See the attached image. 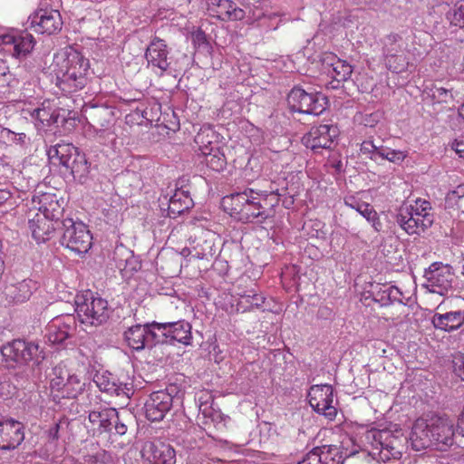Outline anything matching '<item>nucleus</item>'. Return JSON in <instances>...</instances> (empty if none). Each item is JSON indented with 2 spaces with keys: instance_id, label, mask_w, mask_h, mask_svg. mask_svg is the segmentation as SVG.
<instances>
[{
  "instance_id": "1",
  "label": "nucleus",
  "mask_w": 464,
  "mask_h": 464,
  "mask_svg": "<svg viewBox=\"0 0 464 464\" xmlns=\"http://www.w3.org/2000/svg\"><path fill=\"white\" fill-rule=\"evenodd\" d=\"M454 423L447 418L432 416L420 418L412 425L410 435L413 450L420 451L428 448L445 451L454 444Z\"/></svg>"
},
{
  "instance_id": "2",
  "label": "nucleus",
  "mask_w": 464,
  "mask_h": 464,
  "mask_svg": "<svg viewBox=\"0 0 464 464\" xmlns=\"http://www.w3.org/2000/svg\"><path fill=\"white\" fill-rule=\"evenodd\" d=\"M267 191H256L246 188L227 196L222 199V206L231 217L243 223H263L270 217L267 209Z\"/></svg>"
},
{
  "instance_id": "3",
  "label": "nucleus",
  "mask_w": 464,
  "mask_h": 464,
  "mask_svg": "<svg viewBox=\"0 0 464 464\" xmlns=\"http://www.w3.org/2000/svg\"><path fill=\"white\" fill-rule=\"evenodd\" d=\"M90 63L81 53L72 50L59 63L56 71V85L65 93L82 90L88 82Z\"/></svg>"
},
{
  "instance_id": "4",
  "label": "nucleus",
  "mask_w": 464,
  "mask_h": 464,
  "mask_svg": "<svg viewBox=\"0 0 464 464\" xmlns=\"http://www.w3.org/2000/svg\"><path fill=\"white\" fill-rule=\"evenodd\" d=\"M50 160L59 161V164L70 170L75 180L84 182L89 173V164L85 154L71 143H58L47 150Z\"/></svg>"
},
{
  "instance_id": "5",
  "label": "nucleus",
  "mask_w": 464,
  "mask_h": 464,
  "mask_svg": "<svg viewBox=\"0 0 464 464\" xmlns=\"http://www.w3.org/2000/svg\"><path fill=\"white\" fill-rule=\"evenodd\" d=\"M43 352L39 345L34 342H26L22 339H15L1 347V354L5 366L8 369H14L24 366L34 360H38Z\"/></svg>"
},
{
  "instance_id": "6",
  "label": "nucleus",
  "mask_w": 464,
  "mask_h": 464,
  "mask_svg": "<svg viewBox=\"0 0 464 464\" xmlns=\"http://www.w3.org/2000/svg\"><path fill=\"white\" fill-rule=\"evenodd\" d=\"M75 312L82 324L98 326L109 318L108 302L101 297H93L92 293L77 295Z\"/></svg>"
},
{
  "instance_id": "7",
  "label": "nucleus",
  "mask_w": 464,
  "mask_h": 464,
  "mask_svg": "<svg viewBox=\"0 0 464 464\" xmlns=\"http://www.w3.org/2000/svg\"><path fill=\"white\" fill-rule=\"evenodd\" d=\"M328 99L321 92H307L300 87H294L287 95L291 111L318 116L327 108Z\"/></svg>"
},
{
  "instance_id": "8",
  "label": "nucleus",
  "mask_w": 464,
  "mask_h": 464,
  "mask_svg": "<svg viewBox=\"0 0 464 464\" xmlns=\"http://www.w3.org/2000/svg\"><path fill=\"white\" fill-rule=\"evenodd\" d=\"M61 244L77 254H85L91 248L92 237L87 226L65 218L61 223Z\"/></svg>"
},
{
  "instance_id": "9",
  "label": "nucleus",
  "mask_w": 464,
  "mask_h": 464,
  "mask_svg": "<svg viewBox=\"0 0 464 464\" xmlns=\"http://www.w3.org/2000/svg\"><path fill=\"white\" fill-rule=\"evenodd\" d=\"M383 54L390 70L401 72L409 65L407 44L399 34L391 33L383 39Z\"/></svg>"
},
{
  "instance_id": "10",
  "label": "nucleus",
  "mask_w": 464,
  "mask_h": 464,
  "mask_svg": "<svg viewBox=\"0 0 464 464\" xmlns=\"http://www.w3.org/2000/svg\"><path fill=\"white\" fill-rule=\"evenodd\" d=\"M423 287L429 292L445 295L452 289L454 273L449 265L434 262L425 269Z\"/></svg>"
},
{
  "instance_id": "11",
  "label": "nucleus",
  "mask_w": 464,
  "mask_h": 464,
  "mask_svg": "<svg viewBox=\"0 0 464 464\" xmlns=\"http://www.w3.org/2000/svg\"><path fill=\"white\" fill-rule=\"evenodd\" d=\"M309 403L311 407L325 418L333 420L337 409L334 405V388L329 384L314 385L308 392Z\"/></svg>"
},
{
  "instance_id": "12",
  "label": "nucleus",
  "mask_w": 464,
  "mask_h": 464,
  "mask_svg": "<svg viewBox=\"0 0 464 464\" xmlns=\"http://www.w3.org/2000/svg\"><path fill=\"white\" fill-rule=\"evenodd\" d=\"M339 136L337 126L333 124H322L313 127L303 139V144L311 149L314 152H318L321 149H331L334 139Z\"/></svg>"
},
{
  "instance_id": "13",
  "label": "nucleus",
  "mask_w": 464,
  "mask_h": 464,
  "mask_svg": "<svg viewBox=\"0 0 464 464\" xmlns=\"http://www.w3.org/2000/svg\"><path fill=\"white\" fill-rule=\"evenodd\" d=\"M396 222L409 235L420 234L430 227L433 223L432 216L430 213L419 212L417 209H401L396 217Z\"/></svg>"
},
{
  "instance_id": "14",
  "label": "nucleus",
  "mask_w": 464,
  "mask_h": 464,
  "mask_svg": "<svg viewBox=\"0 0 464 464\" xmlns=\"http://www.w3.org/2000/svg\"><path fill=\"white\" fill-rule=\"evenodd\" d=\"M173 397L166 391L152 392L144 403L146 418L150 421H160L171 410Z\"/></svg>"
},
{
  "instance_id": "15",
  "label": "nucleus",
  "mask_w": 464,
  "mask_h": 464,
  "mask_svg": "<svg viewBox=\"0 0 464 464\" xmlns=\"http://www.w3.org/2000/svg\"><path fill=\"white\" fill-rule=\"evenodd\" d=\"M62 26L63 20L58 10L41 9L31 17V27L39 34H54L62 30Z\"/></svg>"
},
{
  "instance_id": "16",
  "label": "nucleus",
  "mask_w": 464,
  "mask_h": 464,
  "mask_svg": "<svg viewBox=\"0 0 464 464\" xmlns=\"http://www.w3.org/2000/svg\"><path fill=\"white\" fill-rule=\"evenodd\" d=\"M24 425L14 420L0 421V449L14 450L24 440Z\"/></svg>"
},
{
  "instance_id": "17",
  "label": "nucleus",
  "mask_w": 464,
  "mask_h": 464,
  "mask_svg": "<svg viewBox=\"0 0 464 464\" xmlns=\"http://www.w3.org/2000/svg\"><path fill=\"white\" fill-rule=\"evenodd\" d=\"M75 329L76 323L72 315L56 317L48 325V341L53 344H62L74 334Z\"/></svg>"
},
{
  "instance_id": "18",
  "label": "nucleus",
  "mask_w": 464,
  "mask_h": 464,
  "mask_svg": "<svg viewBox=\"0 0 464 464\" xmlns=\"http://www.w3.org/2000/svg\"><path fill=\"white\" fill-rule=\"evenodd\" d=\"M38 200L39 211L43 214V218L53 222L57 227H61L60 218L63 215V207L60 204L55 194L43 193L39 196H34L33 201Z\"/></svg>"
},
{
  "instance_id": "19",
  "label": "nucleus",
  "mask_w": 464,
  "mask_h": 464,
  "mask_svg": "<svg viewBox=\"0 0 464 464\" xmlns=\"http://www.w3.org/2000/svg\"><path fill=\"white\" fill-rule=\"evenodd\" d=\"M142 456L152 464H175L176 453L169 445L160 443L159 445L148 441L141 450Z\"/></svg>"
},
{
  "instance_id": "20",
  "label": "nucleus",
  "mask_w": 464,
  "mask_h": 464,
  "mask_svg": "<svg viewBox=\"0 0 464 464\" xmlns=\"http://www.w3.org/2000/svg\"><path fill=\"white\" fill-rule=\"evenodd\" d=\"M158 330L166 335L169 343L178 342L183 344H188L191 340V325L185 321L173 323L155 324Z\"/></svg>"
},
{
  "instance_id": "21",
  "label": "nucleus",
  "mask_w": 464,
  "mask_h": 464,
  "mask_svg": "<svg viewBox=\"0 0 464 464\" xmlns=\"http://www.w3.org/2000/svg\"><path fill=\"white\" fill-rule=\"evenodd\" d=\"M2 41L4 44L13 46V55L15 57L26 56L35 45L34 36L26 31L5 34L2 36Z\"/></svg>"
},
{
  "instance_id": "22",
  "label": "nucleus",
  "mask_w": 464,
  "mask_h": 464,
  "mask_svg": "<svg viewBox=\"0 0 464 464\" xmlns=\"http://www.w3.org/2000/svg\"><path fill=\"white\" fill-rule=\"evenodd\" d=\"M168 53L169 52L165 41L155 37L147 47L145 57L150 64L165 72L169 66Z\"/></svg>"
},
{
  "instance_id": "23",
  "label": "nucleus",
  "mask_w": 464,
  "mask_h": 464,
  "mask_svg": "<svg viewBox=\"0 0 464 464\" xmlns=\"http://www.w3.org/2000/svg\"><path fill=\"white\" fill-rule=\"evenodd\" d=\"M117 419V411L114 408L99 406L89 411L88 420L96 426L100 433L111 432L112 421Z\"/></svg>"
},
{
  "instance_id": "24",
  "label": "nucleus",
  "mask_w": 464,
  "mask_h": 464,
  "mask_svg": "<svg viewBox=\"0 0 464 464\" xmlns=\"http://www.w3.org/2000/svg\"><path fill=\"white\" fill-rule=\"evenodd\" d=\"M371 295L372 300L382 306H386L393 302L402 303L401 292L398 287L393 285L377 284L376 285H372Z\"/></svg>"
},
{
  "instance_id": "25",
  "label": "nucleus",
  "mask_w": 464,
  "mask_h": 464,
  "mask_svg": "<svg viewBox=\"0 0 464 464\" xmlns=\"http://www.w3.org/2000/svg\"><path fill=\"white\" fill-rule=\"evenodd\" d=\"M192 207L193 200L189 193L185 190L178 189L169 200L167 216L175 218Z\"/></svg>"
},
{
  "instance_id": "26",
  "label": "nucleus",
  "mask_w": 464,
  "mask_h": 464,
  "mask_svg": "<svg viewBox=\"0 0 464 464\" xmlns=\"http://www.w3.org/2000/svg\"><path fill=\"white\" fill-rule=\"evenodd\" d=\"M431 322L435 328L451 332L459 328L464 324V313L455 311L443 314H435Z\"/></svg>"
},
{
  "instance_id": "27",
  "label": "nucleus",
  "mask_w": 464,
  "mask_h": 464,
  "mask_svg": "<svg viewBox=\"0 0 464 464\" xmlns=\"http://www.w3.org/2000/svg\"><path fill=\"white\" fill-rule=\"evenodd\" d=\"M29 227L34 238L38 242L47 241L55 229H61L60 226L57 227L53 222L41 217L29 220Z\"/></svg>"
},
{
  "instance_id": "28",
  "label": "nucleus",
  "mask_w": 464,
  "mask_h": 464,
  "mask_svg": "<svg viewBox=\"0 0 464 464\" xmlns=\"http://www.w3.org/2000/svg\"><path fill=\"white\" fill-rule=\"evenodd\" d=\"M146 334L145 324H138L125 331L124 339L129 347L136 351H141L147 348Z\"/></svg>"
},
{
  "instance_id": "29",
  "label": "nucleus",
  "mask_w": 464,
  "mask_h": 464,
  "mask_svg": "<svg viewBox=\"0 0 464 464\" xmlns=\"http://www.w3.org/2000/svg\"><path fill=\"white\" fill-rule=\"evenodd\" d=\"M31 281H21L5 287V295L9 302L18 304L28 300L32 295Z\"/></svg>"
},
{
  "instance_id": "30",
  "label": "nucleus",
  "mask_w": 464,
  "mask_h": 464,
  "mask_svg": "<svg viewBox=\"0 0 464 464\" xmlns=\"http://www.w3.org/2000/svg\"><path fill=\"white\" fill-rule=\"evenodd\" d=\"M433 103H450L453 101L452 88L444 87L440 82H433L423 92Z\"/></svg>"
},
{
  "instance_id": "31",
  "label": "nucleus",
  "mask_w": 464,
  "mask_h": 464,
  "mask_svg": "<svg viewBox=\"0 0 464 464\" xmlns=\"http://www.w3.org/2000/svg\"><path fill=\"white\" fill-rule=\"evenodd\" d=\"M353 73V67L346 61L336 60L334 67L333 68V81L331 82L333 88H339L343 82L348 81Z\"/></svg>"
},
{
  "instance_id": "32",
  "label": "nucleus",
  "mask_w": 464,
  "mask_h": 464,
  "mask_svg": "<svg viewBox=\"0 0 464 464\" xmlns=\"http://www.w3.org/2000/svg\"><path fill=\"white\" fill-rule=\"evenodd\" d=\"M60 111V110L38 108L34 111L33 116H34L44 125H58L60 122L63 123L65 121V116L61 115Z\"/></svg>"
},
{
  "instance_id": "33",
  "label": "nucleus",
  "mask_w": 464,
  "mask_h": 464,
  "mask_svg": "<svg viewBox=\"0 0 464 464\" xmlns=\"http://www.w3.org/2000/svg\"><path fill=\"white\" fill-rule=\"evenodd\" d=\"M216 253L214 236L207 233L205 236L200 237L195 247V254L193 257L198 259L208 258L213 256Z\"/></svg>"
},
{
  "instance_id": "34",
  "label": "nucleus",
  "mask_w": 464,
  "mask_h": 464,
  "mask_svg": "<svg viewBox=\"0 0 464 464\" xmlns=\"http://www.w3.org/2000/svg\"><path fill=\"white\" fill-rule=\"evenodd\" d=\"M381 439V450L380 456L383 460L390 459L391 458L397 459L401 452L396 449L395 443L397 439L391 435V440L388 441L390 437L388 432H381L379 434Z\"/></svg>"
},
{
  "instance_id": "35",
  "label": "nucleus",
  "mask_w": 464,
  "mask_h": 464,
  "mask_svg": "<svg viewBox=\"0 0 464 464\" xmlns=\"http://www.w3.org/2000/svg\"><path fill=\"white\" fill-rule=\"evenodd\" d=\"M202 154L205 156L207 166L215 171L223 170L227 165L226 157L220 152L218 148L214 150L211 147L209 148V151L202 150Z\"/></svg>"
},
{
  "instance_id": "36",
  "label": "nucleus",
  "mask_w": 464,
  "mask_h": 464,
  "mask_svg": "<svg viewBox=\"0 0 464 464\" xmlns=\"http://www.w3.org/2000/svg\"><path fill=\"white\" fill-rule=\"evenodd\" d=\"M322 464H343L344 460L337 447L324 445L319 447Z\"/></svg>"
},
{
  "instance_id": "37",
  "label": "nucleus",
  "mask_w": 464,
  "mask_h": 464,
  "mask_svg": "<svg viewBox=\"0 0 464 464\" xmlns=\"http://www.w3.org/2000/svg\"><path fill=\"white\" fill-rule=\"evenodd\" d=\"M69 375L70 374L63 366L57 365L53 367L52 373L50 374V386L52 390L61 392L63 393L64 384L66 383V379Z\"/></svg>"
},
{
  "instance_id": "38",
  "label": "nucleus",
  "mask_w": 464,
  "mask_h": 464,
  "mask_svg": "<svg viewBox=\"0 0 464 464\" xmlns=\"http://www.w3.org/2000/svg\"><path fill=\"white\" fill-rule=\"evenodd\" d=\"M84 383L76 375H69L62 393L63 397L76 398L83 390Z\"/></svg>"
},
{
  "instance_id": "39",
  "label": "nucleus",
  "mask_w": 464,
  "mask_h": 464,
  "mask_svg": "<svg viewBox=\"0 0 464 464\" xmlns=\"http://www.w3.org/2000/svg\"><path fill=\"white\" fill-rule=\"evenodd\" d=\"M157 324L156 322L145 324V327L147 328L146 334V342L147 348H152L157 343H169V340L166 335H162V332L158 330V326H154L152 324Z\"/></svg>"
},
{
  "instance_id": "40",
  "label": "nucleus",
  "mask_w": 464,
  "mask_h": 464,
  "mask_svg": "<svg viewBox=\"0 0 464 464\" xmlns=\"http://www.w3.org/2000/svg\"><path fill=\"white\" fill-rule=\"evenodd\" d=\"M363 218L372 223L373 228L376 231H380L382 228V223L380 222L377 212L368 203H362L361 207L357 210Z\"/></svg>"
},
{
  "instance_id": "41",
  "label": "nucleus",
  "mask_w": 464,
  "mask_h": 464,
  "mask_svg": "<svg viewBox=\"0 0 464 464\" xmlns=\"http://www.w3.org/2000/svg\"><path fill=\"white\" fill-rule=\"evenodd\" d=\"M111 114L112 112L109 108L93 107L90 117L95 124L104 127L109 122Z\"/></svg>"
},
{
  "instance_id": "42",
  "label": "nucleus",
  "mask_w": 464,
  "mask_h": 464,
  "mask_svg": "<svg viewBox=\"0 0 464 464\" xmlns=\"http://www.w3.org/2000/svg\"><path fill=\"white\" fill-rule=\"evenodd\" d=\"M447 18L451 24L464 26V0L459 1L454 7L448 12Z\"/></svg>"
},
{
  "instance_id": "43",
  "label": "nucleus",
  "mask_w": 464,
  "mask_h": 464,
  "mask_svg": "<svg viewBox=\"0 0 464 464\" xmlns=\"http://www.w3.org/2000/svg\"><path fill=\"white\" fill-rule=\"evenodd\" d=\"M94 382L102 392L120 394L119 388L115 382H111L104 374H96L94 376Z\"/></svg>"
},
{
  "instance_id": "44",
  "label": "nucleus",
  "mask_w": 464,
  "mask_h": 464,
  "mask_svg": "<svg viewBox=\"0 0 464 464\" xmlns=\"http://www.w3.org/2000/svg\"><path fill=\"white\" fill-rule=\"evenodd\" d=\"M348 464H378V460L368 451L362 450L346 459Z\"/></svg>"
},
{
  "instance_id": "45",
  "label": "nucleus",
  "mask_w": 464,
  "mask_h": 464,
  "mask_svg": "<svg viewBox=\"0 0 464 464\" xmlns=\"http://www.w3.org/2000/svg\"><path fill=\"white\" fill-rule=\"evenodd\" d=\"M379 157L387 160L393 163L401 162L406 155L404 152L401 150H391L389 148L380 147V150L377 151Z\"/></svg>"
},
{
  "instance_id": "46",
  "label": "nucleus",
  "mask_w": 464,
  "mask_h": 464,
  "mask_svg": "<svg viewBox=\"0 0 464 464\" xmlns=\"http://www.w3.org/2000/svg\"><path fill=\"white\" fill-rule=\"evenodd\" d=\"M210 137H214V132L209 128L201 129L195 136V142L198 144L201 151H209L208 147L212 143V141L209 140Z\"/></svg>"
},
{
  "instance_id": "47",
  "label": "nucleus",
  "mask_w": 464,
  "mask_h": 464,
  "mask_svg": "<svg viewBox=\"0 0 464 464\" xmlns=\"http://www.w3.org/2000/svg\"><path fill=\"white\" fill-rule=\"evenodd\" d=\"M128 419H130V415L121 417L117 411V419L112 421V430H114L115 434L121 436L126 434L128 430Z\"/></svg>"
},
{
  "instance_id": "48",
  "label": "nucleus",
  "mask_w": 464,
  "mask_h": 464,
  "mask_svg": "<svg viewBox=\"0 0 464 464\" xmlns=\"http://www.w3.org/2000/svg\"><path fill=\"white\" fill-rule=\"evenodd\" d=\"M319 447L310 450L298 464H322Z\"/></svg>"
},
{
  "instance_id": "49",
  "label": "nucleus",
  "mask_w": 464,
  "mask_h": 464,
  "mask_svg": "<svg viewBox=\"0 0 464 464\" xmlns=\"http://www.w3.org/2000/svg\"><path fill=\"white\" fill-rule=\"evenodd\" d=\"M242 297L246 299V302L249 303L251 306L255 307H260L265 302V297L255 294L253 291H249L248 294L244 295Z\"/></svg>"
},
{
  "instance_id": "50",
  "label": "nucleus",
  "mask_w": 464,
  "mask_h": 464,
  "mask_svg": "<svg viewBox=\"0 0 464 464\" xmlns=\"http://www.w3.org/2000/svg\"><path fill=\"white\" fill-rule=\"evenodd\" d=\"M454 372L464 382V355H459L453 360Z\"/></svg>"
},
{
  "instance_id": "51",
  "label": "nucleus",
  "mask_w": 464,
  "mask_h": 464,
  "mask_svg": "<svg viewBox=\"0 0 464 464\" xmlns=\"http://www.w3.org/2000/svg\"><path fill=\"white\" fill-rule=\"evenodd\" d=\"M61 429V422L54 423L50 429L47 430V438L49 442L57 441L60 438L59 431Z\"/></svg>"
},
{
  "instance_id": "52",
  "label": "nucleus",
  "mask_w": 464,
  "mask_h": 464,
  "mask_svg": "<svg viewBox=\"0 0 464 464\" xmlns=\"http://www.w3.org/2000/svg\"><path fill=\"white\" fill-rule=\"evenodd\" d=\"M381 119V115L378 112L366 114L363 117L362 123L367 127H374Z\"/></svg>"
},
{
  "instance_id": "53",
  "label": "nucleus",
  "mask_w": 464,
  "mask_h": 464,
  "mask_svg": "<svg viewBox=\"0 0 464 464\" xmlns=\"http://www.w3.org/2000/svg\"><path fill=\"white\" fill-rule=\"evenodd\" d=\"M336 60H340L333 53H324L321 55L320 61L324 65L331 66L332 69L334 67Z\"/></svg>"
},
{
  "instance_id": "54",
  "label": "nucleus",
  "mask_w": 464,
  "mask_h": 464,
  "mask_svg": "<svg viewBox=\"0 0 464 464\" xmlns=\"http://www.w3.org/2000/svg\"><path fill=\"white\" fill-rule=\"evenodd\" d=\"M462 197H464V185H460L455 190L449 192L446 196V202L461 198Z\"/></svg>"
},
{
  "instance_id": "55",
  "label": "nucleus",
  "mask_w": 464,
  "mask_h": 464,
  "mask_svg": "<svg viewBox=\"0 0 464 464\" xmlns=\"http://www.w3.org/2000/svg\"><path fill=\"white\" fill-rule=\"evenodd\" d=\"M379 150L380 148L375 146L372 141H363L361 145V151L362 153H373L374 156H378L377 151Z\"/></svg>"
},
{
  "instance_id": "56",
  "label": "nucleus",
  "mask_w": 464,
  "mask_h": 464,
  "mask_svg": "<svg viewBox=\"0 0 464 464\" xmlns=\"http://www.w3.org/2000/svg\"><path fill=\"white\" fill-rule=\"evenodd\" d=\"M267 194L270 195L268 197V206H267V209L270 211V213L272 212V209L276 206L278 205L279 203V194L277 193V190L275 191V190H271V191H267Z\"/></svg>"
},
{
  "instance_id": "57",
  "label": "nucleus",
  "mask_w": 464,
  "mask_h": 464,
  "mask_svg": "<svg viewBox=\"0 0 464 464\" xmlns=\"http://www.w3.org/2000/svg\"><path fill=\"white\" fill-rule=\"evenodd\" d=\"M245 11L238 7H234L231 11H227V16L232 20H241L245 17Z\"/></svg>"
},
{
  "instance_id": "58",
  "label": "nucleus",
  "mask_w": 464,
  "mask_h": 464,
  "mask_svg": "<svg viewBox=\"0 0 464 464\" xmlns=\"http://www.w3.org/2000/svg\"><path fill=\"white\" fill-rule=\"evenodd\" d=\"M452 149L459 155V157H464V139H457L452 143Z\"/></svg>"
},
{
  "instance_id": "59",
  "label": "nucleus",
  "mask_w": 464,
  "mask_h": 464,
  "mask_svg": "<svg viewBox=\"0 0 464 464\" xmlns=\"http://www.w3.org/2000/svg\"><path fill=\"white\" fill-rule=\"evenodd\" d=\"M362 203V202L358 201L353 196L346 197L344 198V204L351 208L355 209L356 211L359 209V207H361Z\"/></svg>"
},
{
  "instance_id": "60",
  "label": "nucleus",
  "mask_w": 464,
  "mask_h": 464,
  "mask_svg": "<svg viewBox=\"0 0 464 464\" xmlns=\"http://www.w3.org/2000/svg\"><path fill=\"white\" fill-rule=\"evenodd\" d=\"M419 208V212L421 213H429V210H430V203L426 200H417L416 201V207L414 209H417Z\"/></svg>"
},
{
  "instance_id": "61",
  "label": "nucleus",
  "mask_w": 464,
  "mask_h": 464,
  "mask_svg": "<svg viewBox=\"0 0 464 464\" xmlns=\"http://www.w3.org/2000/svg\"><path fill=\"white\" fill-rule=\"evenodd\" d=\"M2 131L6 132L8 135H12L14 142H15L17 144H24V140L26 138L24 133L15 134L14 132H11L9 130H3Z\"/></svg>"
},
{
  "instance_id": "62",
  "label": "nucleus",
  "mask_w": 464,
  "mask_h": 464,
  "mask_svg": "<svg viewBox=\"0 0 464 464\" xmlns=\"http://www.w3.org/2000/svg\"><path fill=\"white\" fill-rule=\"evenodd\" d=\"M457 430L460 435L464 436V407L458 419Z\"/></svg>"
},
{
  "instance_id": "63",
  "label": "nucleus",
  "mask_w": 464,
  "mask_h": 464,
  "mask_svg": "<svg viewBox=\"0 0 464 464\" xmlns=\"http://www.w3.org/2000/svg\"><path fill=\"white\" fill-rule=\"evenodd\" d=\"M199 412L203 415L204 418H209L211 416L212 411L207 403H204L199 405Z\"/></svg>"
},
{
  "instance_id": "64",
  "label": "nucleus",
  "mask_w": 464,
  "mask_h": 464,
  "mask_svg": "<svg viewBox=\"0 0 464 464\" xmlns=\"http://www.w3.org/2000/svg\"><path fill=\"white\" fill-rule=\"evenodd\" d=\"M193 39H194V42H198V44L205 43V41H206L205 33L200 30L198 31L197 33L194 34Z\"/></svg>"
}]
</instances>
